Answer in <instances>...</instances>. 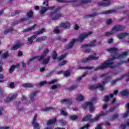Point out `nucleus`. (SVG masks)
Segmentation results:
<instances>
[{"instance_id":"nucleus-1","label":"nucleus","mask_w":129,"mask_h":129,"mask_svg":"<svg viewBox=\"0 0 129 129\" xmlns=\"http://www.w3.org/2000/svg\"><path fill=\"white\" fill-rule=\"evenodd\" d=\"M106 51L111 53L112 58H108L107 60H106L104 63H102L101 66L95 68V71L103 70V69H105L106 68H114L115 67L113 66V61H114L115 59L122 60V59H124L125 57L128 55V52L124 51L121 52L117 56V48L116 47H111L109 49H107Z\"/></svg>"},{"instance_id":"nucleus-2","label":"nucleus","mask_w":129,"mask_h":129,"mask_svg":"<svg viewBox=\"0 0 129 129\" xmlns=\"http://www.w3.org/2000/svg\"><path fill=\"white\" fill-rule=\"evenodd\" d=\"M91 34H92V32L91 31L89 32L87 34L82 33L78 39H73L72 41L66 46V47L67 49H71V48L74 46L75 42H80V43H82V42L84 41V39L87 38L89 35H91Z\"/></svg>"},{"instance_id":"nucleus-3","label":"nucleus","mask_w":129,"mask_h":129,"mask_svg":"<svg viewBox=\"0 0 129 129\" xmlns=\"http://www.w3.org/2000/svg\"><path fill=\"white\" fill-rule=\"evenodd\" d=\"M99 117H100V114H99L94 118H92V114H89L83 117L82 121H89L90 123H92V122H95V121H98V119H99Z\"/></svg>"},{"instance_id":"nucleus-4","label":"nucleus","mask_w":129,"mask_h":129,"mask_svg":"<svg viewBox=\"0 0 129 129\" xmlns=\"http://www.w3.org/2000/svg\"><path fill=\"white\" fill-rule=\"evenodd\" d=\"M61 10V7H58L55 9V11L51 12L50 14V17L51 18L52 21H55V20H59L60 18L63 17V15L61 13L57 14V12H59Z\"/></svg>"},{"instance_id":"nucleus-5","label":"nucleus","mask_w":129,"mask_h":129,"mask_svg":"<svg viewBox=\"0 0 129 129\" xmlns=\"http://www.w3.org/2000/svg\"><path fill=\"white\" fill-rule=\"evenodd\" d=\"M48 53H49V49L46 48L43 51V55H42L41 56L36 55L35 56H34L33 57H32L28 60V63H29V62H32V61H34V60H35V59H38V61H39L40 62V61H41L42 60H43V59H44V58H45V56H47V55H48Z\"/></svg>"},{"instance_id":"nucleus-6","label":"nucleus","mask_w":129,"mask_h":129,"mask_svg":"<svg viewBox=\"0 0 129 129\" xmlns=\"http://www.w3.org/2000/svg\"><path fill=\"white\" fill-rule=\"evenodd\" d=\"M97 88H99L101 91H103L104 90V87L101 84H96L93 85H90L88 87V89L90 90H95V89H97Z\"/></svg>"},{"instance_id":"nucleus-7","label":"nucleus","mask_w":129,"mask_h":129,"mask_svg":"<svg viewBox=\"0 0 129 129\" xmlns=\"http://www.w3.org/2000/svg\"><path fill=\"white\" fill-rule=\"evenodd\" d=\"M99 59V57H95L94 55H89L88 57L86 58H83L81 60L82 63H87L88 61H92L94 60V61H97Z\"/></svg>"},{"instance_id":"nucleus-8","label":"nucleus","mask_w":129,"mask_h":129,"mask_svg":"<svg viewBox=\"0 0 129 129\" xmlns=\"http://www.w3.org/2000/svg\"><path fill=\"white\" fill-rule=\"evenodd\" d=\"M38 115L37 114H35L34 115L33 120L31 122V124H32L33 126L34 129H40V124L39 123H36V121L37 120V116Z\"/></svg>"},{"instance_id":"nucleus-9","label":"nucleus","mask_w":129,"mask_h":129,"mask_svg":"<svg viewBox=\"0 0 129 129\" xmlns=\"http://www.w3.org/2000/svg\"><path fill=\"white\" fill-rule=\"evenodd\" d=\"M115 110V107H112L110 109L106 111L105 112H104L103 111H101L99 113L100 116H105V115H107L108 113H110V112H113Z\"/></svg>"},{"instance_id":"nucleus-10","label":"nucleus","mask_w":129,"mask_h":129,"mask_svg":"<svg viewBox=\"0 0 129 129\" xmlns=\"http://www.w3.org/2000/svg\"><path fill=\"white\" fill-rule=\"evenodd\" d=\"M124 27L117 24L115 25L112 28V31H113V32L114 33V32H119V31H122V30H124Z\"/></svg>"},{"instance_id":"nucleus-11","label":"nucleus","mask_w":129,"mask_h":129,"mask_svg":"<svg viewBox=\"0 0 129 129\" xmlns=\"http://www.w3.org/2000/svg\"><path fill=\"white\" fill-rule=\"evenodd\" d=\"M96 43V40H93L89 42V44L85 43L81 46V48L84 49L86 47H95V44Z\"/></svg>"},{"instance_id":"nucleus-12","label":"nucleus","mask_w":129,"mask_h":129,"mask_svg":"<svg viewBox=\"0 0 129 129\" xmlns=\"http://www.w3.org/2000/svg\"><path fill=\"white\" fill-rule=\"evenodd\" d=\"M55 9V6L49 7L47 8L43 7L40 11V14L43 15L46 13V11H49V10H54Z\"/></svg>"},{"instance_id":"nucleus-13","label":"nucleus","mask_w":129,"mask_h":129,"mask_svg":"<svg viewBox=\"0 0 129 129\" xmlns=\"http://www.w3.org/2000/svg\"><path fill=\"white\" fill-rule=\"evenodd\" d=\"M126 36H129V33H127L126 32L121 33L117 35L118 39L119 40H121L123 39L124 38H125Z\"/></svg>"},{"instance_id":"nucleus-14","label":"nucleus","mask_w":129,"mask_h":129,"mask_svg":"<svg viewBox=\"0 0 129 129\" xmlns=\"http://www.w3.org/2000/svg\"><path fill=\"white\" fill-rule=\"evenodd\" d=\"M112 78L111 76H108L106 78L104 79V81L102 82L101 85L104 86L106 83H108L111 80Z\"/></svg>"},{"instance_id":"nucleus-15","label":"nucleus","mask_w":129,"mask_h":129,"mask_svg":"<svg viewBox=\"0 0 129 129\" xmlns=\"http://www.w3.org/2000/svg\"><path fill=\"white\" fill-rule=\"evenodd\" d=\"M59 26L63 29H69L71 27L70 23L68 22L61 23L59 24Z\"/></svg>"},{"instance_id":"nucleus-16","label":"nucleus","mask_w":129,"mask_h":129,"mask_svg":"<svg viewBox=\"0 0 129 129\" xmlns=\"http://www.w3.org/2000/svg\"><path fill=\"white\" fill-rule=\"evenodd\" d=\"M58 3H65L68 4L69 3H77L78 0H70V1H66V0H56Z\"/></svg>"},{"instance_id":"nucleus-17","label":"nucleus","mask_w":129,"mask_h":129,"mask_svg":"<svg viewBox=\"0 0 129 129\" xmlns=\"http://www.w3.org/2000/svg\"><path fill=\"white\" fill-rule=\"evenodd\" d=\"M123 78H124V76H120L119 78H118L112 81L111 82V85L112 86H113V85H115L117 81H119L120 80H121V79H122Z\"/></svg>"},{"instance_id":"nucleus-18","label":"nucleus","mask_w":129,"mask_h":129,"mask_svg":"<svg viewBox=\"0 0 129 129\" xmlns=\"http://www.w3.org/2000/svg\"><path fill=\"white\" fill-rule=\"evenodd\" d=\"M57 122V118H53L50 119L48 120L47 122V125H51V124H54L55 122Z\"/></svg>"},{"instance_id":"nucleus-19","label":"nucleus","mask_w":129,"mask_h":129,"mask_svg":"<svg viewBox=\"0 0 129 129\" xmlns=\"http://www.w3.org/2000/svg\"><path fill=\"white\" fill-rule=\"evenodd\" d=\"M60 102L61 103H66V104H71L72 103V100L70 98L63 99L61 100Z\"/></svg>"},{"instance_id":"nucleus-20","label":"nucleus","mask_w":129,"mask_h":129,"mask_svg":"<svg viewBox=\"0 0 129 129\" xmlns=\"http://www.w3.org/2000/svg\"><path fill=\"white\" fill-rule=\"evenodd\" d=\"M37 38V35H33L32 36L29 37L28 38V41L29 42V44H32L34 42V40Z\"/></svg>"},{"instance_id":"nucleus-21","label":"nucleus","mask_w":129,"mask_h":129,"mask_svg":"<svg viewBox=\"0 0 129 129\" xmlns=\"http://www.w3.org/2000/svg\"><path fill=\"white\" fill-rule=\"evenodd\" d=\"M76 100H77V101H83V100H84V97L82 94H78L77 95Z\"/></svg>"},{"instance_id":"nucleus-22","label":"nucleus","mask_w":129,"mask_h":129,"mask_svg":"<svg viewBox=\"0 0 129 129\" xmlns=\"http://www.w3.org/2000/svg\"><path fill=\"white\" fill-rule=\"evenodd\" d=\"M38 93H39V91H36L31 93V96H30V98L32 101H34V100H35L34 97L37 95V94Z\"/></svg>"},{"instance_id":"nucleus-23","label":"nucleus","mask_w":129,"mask_h":129,"mask_svg":"<svg viewBox=\"0 0 129 129\" xmlns=\"http://www.w3.org/2000/svg\"><path fill=\"white\" fill-rule=\"evenodd\" d=\"M78 87V85L75 84L71 85L70 87L66 88L67 90H68L69 91H70L71 90H74L75 89H76Z\"/></svg>"},{"instance_id":"nucleus-24","label":"nucleus","mask_w":129,"mask_h":129,"mask_svg":"<svg viewBox=\"0 0 129 129\" xmlns=\"http://www.w3.org/2000/svg\"><path fill=\"white\" fill-rule=\"evenodd\" d=\"M47 39V36H42L40 37H38L36 39V42L38 43L39 42H42V41H45V40H46Z\"/></svg>"},{"instance_id":"nucleus-25","label":"nucleus","mask_w":129,"mask_h":129,"mask_svg":"<svg viewBox=\"0 0 129 129\" xmlns=\"http://www.w3.org/2000/svg\"><path fill=\"white\" fill-rule=\"evenodd\" d=\"M88 74H91V73H89L88 72H86L84 73L81 77L76 78V81H80V80L82 79L83 77H85V76H86V75H88Z\"/></svg>"},{"instance_id":"nucleus-26","label":"nucleus","mask_w":129,"mask_h":129,"mask_svg":"<svg viewBox=\"0 0 129 129\" xmlns=\"http://www.w3.org/2000/svg\"><path fill=\"white\" fill-rule=\"evenodd\" d=\"M36 24H34L31 27H29L27 29H25L23 30V33H27V32H30V31H32V30H34L35 29V27H36Z\"/></svg>"},{"instance_id":"nucleus-27","label":"nucleus","mask_w":129,"mask_h":129,"mask_svg":"<svg viewBox=\"0 0 129 129\" xmlns=\"http://www.w3.org/2000/svg\"><path fill=\"white\" fill-rule=\"evenodd\" d=\"M118 116H119L118 114L117 113L114 114L110 118V120H111V121H113V120H115V119H117V118H118Z\"/></svg>"},{"instance_id":"nucleus-28","label":"nucleus","mask_w":129,"mask_h":129,"mask_svg":"<svg viewBox=\"0 0 129 129\" xmlns=\"http://www.w3.org/2000/svg\"><path fill=\"white\" fill-rule=\"evenodd\" d=\"M19 48H21V44L17 43L11 47V50L15 51V50H18Z\"/></svg>"},{"instance_id":"nucleus-29","label":"nucleus","mask_w":129,"mask_h":129,"mask_svg":"<svg viewBox=\"0 0 129 129\" xmlns=\"http://www.w3.org/2000/svg\"><path fill=\"white\" fill-rule=\"evenodd\" d=\"M89 108L90 110V112L92 113L93 111H94L95 108H94V106H93V103L92 102H91L90 103V105L89 106Z\"/></svg>"},{"instance_id":"nucleus-30","label":"nucleus","mask_w":129,"mask_h":129,"mask_svg":"<svg viewBox=\"0 0 129 129\" xmlns=\"http://www.w3.org/2000/svg\"><path fill=\"white\" fill-rule=\"evenodd\" d=\"M99 7H108V6H110V2H109L107 3H99L98 4Z\"/></svg>"},{"instance_id":"nucleus-31","label":"nucleus","mask_w":129,"mask_h":129,"mask_svg":"<svg viewBox=\"0 0 129 129\" xmlns=\"http://www.w3.org/2000/svg\"><path fill=\"white\" fill-rule=\"evenodd\" d=\"M97 14H96V13H93L92 14L85 15L84 18L85 19H88V18H93V17H95V16H97Z\"/></svg>"},{"instance_id":"nucleus-32","label":"nucleus","mask_w":129,"mask_h":129,"mask_svg":"<svg viewBox=\"0 0 129 129\" xmlns=\"http://www.w3.org/2000/svg\"><path fill=\"white\" fill-rule=\"evenodd\" d=\"M50 56H48L46 58L43 59V64L44 65H46L49 63V61H50Z\"/></svg>"},{"instance_id":"nucleus-33","label":"nucleus","mask_w":129,"mask_h":129,"mask_svg":"<svg viewBox=\"0 0 129 129\" xmlns=\"http://www.w3.org/2000/svg\"><path fill=\"white\" fill-rule=\"evenodd\" d=\"M45 29L44 28H42L39 31H35L34 32V35L37 36V35H41L43 34V33H44Z\"/></svg>"},{"instance_id":"nucleus-34","label":"nucleus","mask_w":129,"mask_h":129,"mask_svg":"<svg viewBox=\"0 0 129 129\" xmlns=\"http://www.w3.org/2000/svg\"><path fill=\"white\" fill-rule=\"evenodd\" d=\"M120 94L122 96H127V95H129V92L126 90H124L120 92Z\"/></svg>"},{"instance_id":"nucleus-35","label":"nucleus","mask_w":129,"mask_h":129,"mask_svg":"<svg viewBox=\"0 0 129 129\" xmlns=\"http://www.w3.org/2000/svg\"><path fill=\"white\" fill-rule=\"evenodd\" d=\"M22 86L25 88H32L33 87V84L30 83L23 84Z\"/></svg>"},{"instance_id":"nucleus-36","label":"nucleus","mask_w":129,"mask_h":129,"mask_svg":"<svg viewBox=\"0 0 129 129\" xmlns=\"http://www.w3.org/2000/svg\"><path fill=\"white\" fill-rule=\"evenodd\" d=\"M42 111H50V110H55V108L53 107H45L42 109Z\"/></svg>"},{"instance_id":"nucleus-37","label":"nucleus","mask_w":129,"mask_h":129,"mask_svg":"<svg viewBox=\"0 0 129 129\" xmlns=\"http://www.w3.org/2000/svg\"><path fill=\"white\" fill-rule=\"evenodd\" d=\"M14 31V28L13 27H10L9 29L4 31V34L7 35L10 32H13Z\"/></svg>"},{"instance_id":"nucleus-38","label":"nucleus","mask_w":129,"mask_h":129,"mask_svg":"<svg viewBox=\"0 0 129 129\" xmlns=\"http://www.w3.org/2000/svg\"><path fill=\"white\" fill-rule=\"evenodd\" d=\"M66 56H67V54L61 55L59 57H58L57 58V59L58 61V62H60V61H62V60H63V59H64V58H66Z\"/></svg>"},{"instance_id":"nucleus-39","label":"nucleus","mask_w":129,"mask_h":129,"mask_svg":"<svg viewBox=\"0 0 129 129\" xmlns=\"http://www.w3.org/2000/svg\"><path fill=\"white\" fill-rule=\"evenodd\" d=\"M91 102H87L85 104L83 105V108L84 109H86L87 107H89V105Z\"/></svg>"},{"instance_id":"nucleus-40","label":"nucleus","mask_w":129,"mask_h":129,"mask_svg":"<svg viewBox=\"0 0 129 129\" xmlns=\"http://www.w3.org/2000/svg\"><path fill=\"white\" fill-rule=\"evenodd\" d=\"M78 69H89V70H91V69H94V67H80L78 68Z\"/></svg>"},{"instance_id":"nucleus-41","label":"nucleus","mask_w":129,"mask_h":129,"mask_svg":"<svg viewBox=\"0 0 129 129\" xmlns=\"http://www.w3.org/2000/svg\"><path fill=\"white\" fill-rule=\"evenodd\" d=\"M112 13H115V10H111L107 11L106 12H102V14H105L106 15L108 14H112Z\"/></svg>"},{"instance_id":"nucleus-42","label":"nucleus","mask_w":129,"mask_h":129,"mask_svg":"<svg viewBox=\"0 0 129 129\" xmlns=\"http://www.w3.org/2000/svg\"><path fill=\"white\" fill-rule=\"evenodd\" d=\"M10 56V54H9V51H7L5 53H3L2 55V57L3 59H6V58H8Z\"/></svg>"},{"instance_id":"nucleus-43","label":"nucleus","mask_w":129,"mask_h":129,"mask_svg":"<svg viewBox=\"0 0 129 129\" xmlns=\"http://www.w3.org/2000/svg\"><path fill=\"white\" fill-rule=\"evenodd\" d=\"M63 75L66 76V77H68L71 75V74L70 73V71H66L63 72Z\"/></svg>"},{"instance_id":"nucleus-44","label":"nucleus","mask_w":129,"mask_h":129,"mask_svg":"<svg viewBox=\"0 0 129 129\" xmlns=\"http://www.w3.org/2000/svg\"><path fill=\"white\" fill-rule=\"evenodd\" d=\"M15 65H13L12 66H11L9 69V73L10 74H12V73H13V72L15 71Z\"/></svg>"},{"instance_id":"nucleus-45","label":"nucleus","mask_w":129,"mask_h":129,"mask_svg":"<svg viewBox=\"0 0 129 129\" xmlns=\"http://www.w3.org/2000/svg\"><path fill=\"white\" fill-rule=\"evenodd\" d=\"M89 127H90V124L87 123L84 126L81 127L80 129H89Z\"/></svg>"},{"instance_id":"nucleus-46","label":"nucleus","mask_w":129,"mask_h":129,"mask_svg":"<svg viewBox=\"0 0 129 129\" xmlns=\"http://www.w3.org/2000/svg\"><path fill=\"white\" fill-rule=\"evenodd\" d=\"M57 56H58V54H57L56 51H53L52 54V58L53 60H56V59H57Z\"/></svg>"},{"instance_id":"nucleus-47","label":"nucleus","mask_w":129,"mask_h":129,"mask_svg":"<svg viewBox=\"0 0 129 129\" xmlns=\"http://www.w3.org/2000/svg\"><path fill=\"white\" fill-rule=\"evenodd\" d=\"M114 34V32L111 30L110 32H107L105 33V36H111V35H113Z\"/></svg>"},{"instance_id":"nucleus-48","label":"nucleus","mask_w":129,"mask_h":129,"mask_svg":"<svg viewBox=\"0 0 129 129\" xmlns=\"http://www.w3.org/2000/svg\"><path fill=\"white\" fill-rule=\"evenodd\" d=\"M70 118L71 120H76V119L78 118V116L71 115L70 116Z\"/></svg>"},{"instance_id":"nucleus-49","label":"nucleus","mask_w":129,"mask_h":129,"mask_svg":"<svg viewBox=\"0 0 129 129\" xmlns=\"http://www.w3.org/2000/svg\"><path fill=\"white\" fill-rule=\"evenodd\" d=\"M33 12L32 11H30L29 13H27V16L28 18H30V19H32L33 17Z\"/></svg>"},{"instance_id":"nucleus-50","label":"nucleus","mask_w":129,"mask_h":129,"mask_svg":"<svg viewBox=\"0 0 129 129\" xmlns=\"http://www.w3.org/2000/svg\"><path fill=\"white\" fill-rule=\"evenodd\" d=\"M128 115H129V111L126 110V113L123 114L122 117L124 118L125 117H127V116H128Z\"/></svg>"},{"instance_id":"nucleus-51","label":"nucleus","mask_w":129,"mask_h":129,"mask_svg":"<svg viewBox=\"0 0 129 129\" xmlns=\"http://www.w3.org/2000/svg\"><path fill=\"white\" fill-rule=\"evenodd\" d=\"M82 4H88V3H91V0H81Z\"/></svg>"},{"instance_id":"nucleus-52","label":"nucleus","mask_w":129,"mask_h":129,"mask_svg":"<svg viewBox=\"0 0 129 129\" xmlns=\"http://www.w3.org/2000/svg\"><path fill=\"white\" fill-rule=\"evenodd\" d=\"M57 79H54L50 82L48 83V84L51 85V84H54V83H56L57 82Z\"/></svg>"},{"instance_id":"nucleus-53","label":"nucleus","mask_w":129,"mask_h":129,"mask_svg":"<svg viewBox=\"0 0 129 129\" xmlns=\"http://www.w3.org/2000/svg\"><path fill=\"white\" fill-rule=\"evenodd\" d=\"M67 63V61H66V60H63L62 61V62H60V63H59V66L60 67H62V66H63V65L66 64V63Z\"/></svg>"},{"instance_id":"nucleus-54","label":"nucleus","mask_w":129,"mask_h":129,"mask_svg":"<svg viewBox=\"0 0 129 129\" xmlns=\"http://www.w3.org/2000/svg\"><path fill=\"white\" fill-rule=\"evenodd\" d=\"M59 122H60V123H61L62 125H65L67 124V122H66V121H64V120L63 119L59 120Z\"/></svg>"},{"instance_id":"nucleus-55","label":"nucleus","mask_w":129,"mask_h":129,"mask_svg":"<svg viewBox=\"0 0 129 129\" xmlns=\"http://www.w3.org/2000/svg\"><path fill=\"white\" fill-rule=\"evenodd\" d=\"M60 113L64 116H67V115H68V114H67V113H66V112L63 110H61Z\"/></svg>"},{"instance_id":"nucleus-56","label":"nucleus","mask_w":129,"mask_h":129,"mask_svg":"<svg viewBox=\"0 0 129 129\" xmlns=\"http://www.w3.org/2000/svg\"><path fill=\"white\" fill-rule=\"evenodd\" d=\"M17 96H18V94H14L12 95V96L10 97L11 100H14V99H16L17 98Z\"/></svg>"},{"instance_id":"nucleus-57","label":"nucleus","mask_w":129,"mask_h":129,"mask_svg":"<svg viewBox=\"0 0 129 129\" xmlns=\"http://www.w3.org/2000/svg\"><path fill=\"white\" fill-rule=\"evenodd\" d=\"M9 87L12 89L15 88V83L14 82H11L10 84Z\"/></svg>"},{"instance_id":"nucleus-58","label":"nucleus","mask_w":129,"mask_h":129,"mask_svg":"<svg viewBox=\"0 0 129 129\" xmlns=\"http://www.w3.org/2000/svg\"><path fill=\"white\" fill-rule=\"evenodd\" d=\"M104 101H105V102H108V101H109V96L106 95L105 96Z\"/></svg>"},{"instance_id":"nucleus-59","label":"nucleus","mask_w":129,"mask_h":129,"mask_svg":"<svg viewBox=\"0 0 129 129\" xmlns=\"http://www.w3.org/2000/svg\"><path fill=\"white\" fill-rule=\"evenodd\" d=\"M11 100H11V98L9 97H8L6 99H5V102L6 103H8L10 102V101H11Z\"/></svg>"},{"instance_id":"nucleus-60","label":"nucleus","mask_w":129,"mask_h":129,"mask_svg":"<svg viewBox=\"0 0 129 129\" xmlns=\"http://www.w3.org/2000/svg\"><path fill=\"white\" fill-rule=\"evenodd\" d=\"M47 84V82L46 81H44L39 83L40 86H43V85H45Z\"/></svg>"},{"instance_id":"nucleus-61","label":"nucleus","mask_w":129,"mask_h":129,"mask_svg":"<svg viewBox=\"0 0 129 129\" xmlns=\"http://www.w3.org/2000/svg\"><path fill=\"white\" fill-rule=\"evenodd\" d=\"M28 20V19L27 18H22L21 19H20V23H25V22H26L27 20Z\"/></svg>"},{"instance_id":"nucleus-62","label":"nucleus","mask_w":129,"mask_h":129,"mask_svg":"<svg viewBox=\"0 0 129 129\" xmlns=\"http://www.w3.org/2000/svg\"><path fill=\"white\" fill-rule=\"evenodd\" d=\"M54 33H55V34H59L60 33V30L59 29H55L53 30Z\"/></svg>"},{"instance_id":"nucleus-63","label":"nucleus","mask_w":129,"mask_h":129,"mask_svg":"<svg viewBox=\"0 0 129 129\" xmlns=\"http://www.w3.org/2000/svg\"><path fill=\"white\" fill-rule=\"evenodd\" d=\"M107 108V104H104L102 106V109H103L104 110H106Z\"/></svg>"},{"instance_id":"nucleus-64","label":"nucleus","mask_w":129,"mask_h":129,"mask_svg":"<svg viewBox=\"0 0 129 129\" xmlns=\"http://www.w3.org/2000/svg\"><path fill=\"white\" fill-rule=\"evenodd\" d=\"M0 129H10V127H9V126H1V127H0Z\"/></svg>"}]
</instances>
